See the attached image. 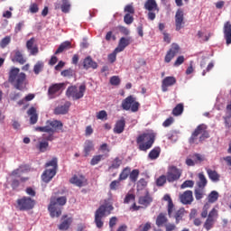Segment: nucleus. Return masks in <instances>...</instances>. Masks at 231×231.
Masks as SVG:
<instances>
[{
    "instance_id": "1",
    "label": "nucleus",
    "mask_w": 231,
    "mask_h": 231,
    "mask_svg": "<svg viewBox=\"0 0 231 231\" xmlns=\"http://www.w3.org/2000/svg\"><path fill=\"white\" fill-rule=\"evenodd\" d=\"M8 82L13 85L14 89L24 91L28 84L26 73L21 72L20 68L12 67L8 72Z\"/></svg>"
},
{
    "instance_id": "2",
    "label": "nucleus",
    "mask_w": 231,
    "mask_h": 231,
    "mask_svg": "<svg viewBox=\"0 0 231 231\" xmlns=\"http://www.w3.org/2000/svg\"><path fill=\"white\" fill-rule=\"evenodd\" d=\"M210 208V204L206 203L202 208V212L200 214V217L205 219L204 222V228L208 231L212 230L214 228V225H216V221H217V217H219V211L216 208H213L209 212L208 209Z\"/></svg>"
},
{
    "instance_id": "3",
    "label": "nucleus",
    "mask_w": 231,
    "mask_h": 231,
    "mask_svg": "<svg viewBox=\"0 0 231 231\" xmlns=\"http://www.w3.org/2000/svg\"><path fill=\"white\" fill-rule=\"evenodd\" d=\"M115 210L113 203L105 201L104 204L99 206V208L95 212L94 223L97 228L104 227V217L110 216L111 212Z\"/></svg>"
},
{
    "instance_id": "4",
    "label": "nucleus",
    "mask_w": 231,
    "mask_h": 231,
    "mask_svg": "<svg viewBox=\"0 0 231 231\" xmlns=\"http://www.w3.org/2000/svg\"><path fill=\"white\" fill-rule=\"evenodd\" d=\"M66 203H68V199L64 196L59 198L51 197L48 206L51 217H60V216H62V207H64Z\"/></svg>"
},
{
    "instance_id": "5",
    "label": "nucleus",
    "mask_w": 231,
    "mask_h": 231,
    "mask_svg": "<svg viewBox=\"0 0 231 231\" xmlns=\"http://www.w3.org/2000/svg\"><path fill=\"white\" fill-rule=\"evenodd\" d=\"M207 138H210V134L208 131H207V125H199L191 134L189 143H190V145H194V143L198 145V143H203Z\"/></svg>"
},
{
    "instance_id": "6",
    "label": "nucleus",
    "mask_w": 231,
    "mask_h": 231,
    "mask_svg": "<svg viewBox=\"0 0 231 231\" xmlns=\"http://www.w3.org/2000/svg\"><path fill=\"white\" fill-rule=\"evenodd\" d=\"M156 140V134L143 133L136 138V143L139 151H149Z\"/></svg>"
},
{
    "instance_id": "7",
    "label": "nucleus",
    "mask_w": 231,
    "mask_h": 231,
    "mask_svg": "<svg viewBox=\"0 0 231 231\" xmlns=\"http://www.w3.org/2000/svg\"><path fill=\"white\" fill-rule=\"evenodd\" d=\"M84 93H86V85L79 86V88L77 86H70L67 88L66 96L73 100H80Z\"/></svg>"
},
{
    "instance_id": "8",
    "label": "nucleus",
    "mask_w": 231,
    "mask_h": 231,
    "mask_svg": "<svg viewBox=\"0 0 231 231\" xmlns=\"http://www.w3.org/2000/svg\"><path fill=\"white\" fill-rule=\"evenodd\" d=\"M121 107L125 111L136 113L138 109H140V103L137 102L133 96H129L122 101Z\"/></svg>"
},
{
    "instance_id": "9",
    "label": "nucleus",
    "mask_w": 231,
    "mask_h": 231,
    "mask_svg": "<svg viewBox=\"0 0 231 231\" xmlns=\"http://www.w3.org/2000/svg\"><path fill=\"white\" fill-rule=\"evenodd\" d=\"M144 10L148 11L147 17L149 21H154L156 19V13L160 12L156 0H146Z\"/></svg>"
},
{
    "instance_id": "10",
    "label": "nucleus",
    "mask_w": 231,
    "mask_h": 231,
    "mask_svg": "<svg viewBox=\"0 0 231 231\" xmlns=\"http://www.w3.org/2000/svg\"><path fill=\"white\" fill-rule=\"evenodd\" d=\"M16 205L21 211L32 210L35 207V199L30 197H23L16 200Z\"/></svg>"
},
{
    "instance_id": "11",
    "label": "nucleus",
    "mask_w": 231,
    "mask_h": 231,
    "mask_svg": "<svg viewBox=\"0 0 231 231\" xmlns=\"http://www.w3.org/2000/svg\"><path fill=\"white\" fill-rule=\"evenodd\" d=\"M181 170L178 169L176 166H171L166 173L167 181L169 183H174V181H178V180L181 178Z\"/></svg>"
},
{
    "instance_id": "12",
    "label": "nucleus",
    "mask_w": 231,
    "mask_h": 231,
    "mask_svg": "<svg viewBox=\"0 0 231 231\" xmlns=\"http://www.w3.org/2000/svg\"><path fill=\"white\" fill-rule=\"evenodd\" d=\"M185 14L181 9H178L175 14V30L180 32L182 28H185Z\"/></svg>"
},
{
    "instance_id": "13",
    "label": "nucleus",
    "mask_w": 231,
    "mask_h": 231,
    "mask_svg": "<svg viewBox=\"0 0 231 231\" xmlns=\"http://www.w3.org/2000/svg\"><path fill=\"white\" fill-rule=\"evenodd\" d=\"M66 89V83H54L48 88V95L51 98H53L57 93L64 91Z\"/></svg>"
},
{
    "instance_id": "14",
    "label": "nucleus",
    "mask_w": 231,
    "mask_h": 231,
    "mask_svg": "<svg viewBox=\"0 0 231 231\" xmlns=\"http://www.w3.org/2000/svg\"><path fill=\"white\" fill-rule=\"evenodd\" d=\"M180 53V45L178 43H172L170 50L167 51L165 57H164V62L166 64H169L172 59H174V56L178 55Z\"/></svg>"
},
{
    "instance_id": "15",
    "label": "nucleus",
    "mask_w": 231,
    "mask_h": 231,
    "mask_svg": "<svg viewBox=\"0 0 231 231\" xmlns=\"http://www.w3.org/2000/svg\"><path fill=\"white\" fill-rule=\"evenodd\" d=\"M179 199L182 205H192V201H194L192 190L184 191L182 194H180Z\"/></svg>"
},
{
    "instance_id": "16",
    "label": "nucleus",
    "mask_w": 231,
    "mask_h": 231,
    "mask_svg": "<svg viewBox=\"0 0 231 231\" xmlns=\"http://www.w3.org/2000/svg\"><path fill=\"white\" fill-rule=\"evenodd\" d=\"M71 223H73V218L71 217H68V215H63L61 217V223L58 226L59 230H69V226H71Z\"/></svg>"
},
{
    "instance_id": "17",
    "label": "nucleus",
    "mask_w": 231,
    "mask_h": 231,
    "mask_svg": "<svg viewBox=\"0 0 231 231\" xmlns=\"http://www.w3.org/2000/svg\"><path fill=\"white\" fill-rule=\"evenodd\" d=\"M223 33H224V39L226 40V44L230 45L231 44V23L226 22L224 23L223 28Z\"/></svg>"
},
{
    "instance_id": "18",
    "label": "nucleus",
    "mask_w": 231,
    "mask_h": 231,
    "mask_svg": "<svg viewBox=\"0 0 231 231\" xmlns=\"http://www.w3.org/2000/svg\"><path fill=\"white\" fill-rule=\"evenodd\" d=\"M176 84V78L169 76L164 78L162 83V89L165 93L166 91H169V88L171 86H174Z\"/></svg>"
},
{
    "instance_id": "19",
    "label": "nucleus",
    "mask_w": 231,
    "mask_h": 231,
    "mask_svg": "<svg viewBox=\"0 0 231 231\" xmlns=\"http://www.w3.org/2000/svg\"><path fill=\"white\" fill-rule=\"evenodd\" d=\"M83 68L84 69H97V68H98V63L93 60L91 56H88L83 60Z\"/></svg>"
},
{
    "instance_id": "20",
    "label": "nucleus",
    "mask_w": 231,
    "mask_h": 231,
    "mask_svg": "<svg viewBox=\"0 0 231 231\" xmlns=\"http://www.w3.org/2000/svg\"><path fill=\"white\" fill-rule=\"evenodd\" d=\"M125 130V118L121 117L120 120H117L116 122L115 127H114V133L116 134H122L124 131Z\"/></svg>"
},
{
    "instance_id": "21",
    "label": "nucleus",
    "mask_w": 231,
    "mask_h": 231,
    "mask_svg": "<svg viewBox=\"0 0 231 231\" xmlns=\"http://www.w3.org/2000/svg\"><path fill=\"white\" fill-rule=\"evenodd\" d=\"M129 44H131V37H122L119 40L118 46L116 48V52L124 51V50H125Z\"/></svg>"
},
{
    "instance_id": "22",
    "label": "nucleus",
    "mask_w": 231,
    "mask_h": 231,
    "mask_svg": "<svg viewBox=\"0 0 231 231\" xmlns=\"http://www.w3.org/2000/svg\"><path fill=\"white\" fill-rule=\"evenodd\" d=\"M12 61L18 62V64L23 65L26 62V59L23 56V52H21V51L15 50L13 51Z\"/></svg>"
},
{
    "instance_id": "23",
    "label": "nucleus",
    "mask_w": 231,
    "mask_h": 231,
    "mask_svg": "<svg viewBox=\"0 0 231 231\" xmlns=\"http://www.w3.org/2000/svg\"><path fill=\"white\" fill-rule=\"evenodd\" d=\"M55 174H57L55 170L47 169L42 174V180L44 181V183H50V180L55 178Z\"/></svg>"
},
{
    "instance_id": "24",
    "label": "nucleus",
    "mask_w": 231,
    "mask_h": 231,
    "mask_svg": "<svg viewBox=\"0 0 231 231\" xmlns=\"http://www.w3.org/2000/svg\"><path fill=\"white\" fill-rule=\"evenodd\" d=\"M71 106V103L67 101L64 105L58 106L54 109V115H67L68 111H69V107Z\"/></svg>"
},
{
    "instance_id": "25",
    "label": "nucleus",
    "mask_w": 231,
    "mask_h": 231,
    "mask_svg": "<svg viewBox=\"0 0 231 231\" xmlns=\"http://www.w3.org/2000/svg\"><path fill=\"white\" fill-rule=\"evenodd\" d=\"M93 151H95V143H93V141L91 140L85 141L84 148H83L85 158H88V156H89V154Z\"/></svg>"
},
{
    "instance_id": "26",
    "label": "nucleus",
    "mask_w": 231,
    "mask_h": 231,
    "mask_svg": "<svg viewBox=\"0 0 231 231\" xmlns=\"http://www.w3.org/2000/svg\"><path fill=\"white\" fill-rule=\"evenodd\" d=\"M35 44V38H31L29 41L26 42V48L29 50L31 55H37L39 53V48L34 45Z\"/></svg>"
},
{
    "instance_id": "27",
    "label": "nucleus",
    "mask_w": 231,
    "mask_h": 231,
    "mask_svg": "<svg viewBox=\"0 0 231 231\" xmlns=\"http://www.w3.org/2000/svg\"><path fill=\"white\" fill-rule=\"evenodd\" d=\"M69 182L72 183V185H76V187H84V184L86 183V177L80 175L79 177L77 175H74L70 180Z\"/></svg>"
},
{
    "instance_id": "28",
    "label": "nucleus",
    "mask_w": 231,
    "mask_h": 231,
    "mask_svg": "<svg viewBox=\"0 0 231 231\" xmlns=\"http://www.w3.org/2000/svg\"><path fill=\"white\" fill-rule=\"evenodd\" d=\"M47 125L52 130V132H51V133H55L57 131H60V129H62V127H64V125L62 124V122H60L59 120L47 121Z\"/></svg>"
},
{
    "instance_id": "29",
    "label": "nucleus",
    "mask_w": 231,
    "mask_h": 231,
    "mask_svg": "<svg viewBox=\"0 0 231 231\" xmlns=\"http://www.w3.org/2000/svg\"><path fill=\"white\" fill-rule=\"evenodd\" d=\"M27 115L30 116V124L34 125V124L39 120V115H37V109L33 106L28 109Z\"/></svg>"
},
{
    "instance_id": "30",
    "label": "nucleus",
    "mask_w": 231,
    "mask_h": 231,
    "mask_svg": "<svg viewBox=\"0 0 231 231\" xmlns=\"http://www.w3.org/2000/svg\"><path fill=\"white\" fill-rule=\"evenodd\" d=\"M169 223V218H167V214L166 213H160L157 216L155 225L157 226H165V225Z\"/></svg>"
},
{
    "instance_id": "31",
    "label": "nucleus",
    "mask_w": 231,
    "mask_h": 231,
    "mask_svg": "<svg viewBox=\"0 0 231 231\" xmlns=\"http://www.w3.org/2000/svg\"><path fill=\"white\" fill-rule=\"evenodd\" d=\"M164 201H168V216L169 217H172V214L174 212V203L172 202V199L171 195L166 194L163 197Z\"/></svg>"
},
{
    "instance_id": "32",
    "label": "nucleus",
    "mask_w": 231,
    "mask_h": 231,
    "mask_svg": "<svg viewBox=\"0 0 231 231\" xmlns=\"http://www.w3.org/2000/svg\"><path fill=\"white\" fill-rule=\"evenodd\" d=\"M138 203L143 207H149L151 203H152V198H151V195L147 193L145 196H141L139 198Z\"/></svg>"
},
{
    "instance_id": "33",
    "label": "nucleus",
    "mask_w": 231,
    "mask_h": 231,
    "mask_svg": "<svg viewBox=\"0 0 231 231\" xmlns=\"http://www.w3.org/2000/svg\"><path fill=\"white\" fill-rule=\"evenodd\" d=\"M199 180L197 181V186L199 189H205L207 187V184L208 183V180H207V177H205V174L203 172L199 173L198 175Z\"/></svg>"
},
{
    "instance_id": "34",
    "label": "nucleus",
    "mask_w": 231,
    "mask_h": 231,
    "mask_svg": "<svg viewBox=\"0 0 231 231\" xmlns=\"http://www.w3.org/2000/svg\"><path fill=\"white\" fill-rule=\"evenodd\" d=\"M207 174L209 180H211V181H214L215 183H217V181H219L221 178V175H219V173H217V171H216L215 170L208 169Z\"/></svg>"
},
{
    "instance_id": "35",
    "label": "nucleus",
    "mask_w": 231,
    "mask_h": 231,
    "mask_svg": "<svg viewBox=\"0 0 231 231\" xmlns=\"http://www.w3.org/2000/svg\"><path fill=\"white\" fill-rule=\"evenodd\" d=\"M185 214V209L180 208L175 210L174 214L171 215V217H174L176 225H178L181 219H183V216Z\"/></svg>"
},
{
    "instance_id": "36",
    "label": "nucleus",
    "mask_w": 231,
    "mask_h": 231,
    "mask_svg": "<svg viewBox=\"0 0 231 231\" xmlns=\"http://www.w3.org/2000/svg\"><path fill=\"white\" fill-rule=\"evenodd\" d=\"M33 73L34 75H39L44 71V61L38 60L36 64L33 66Z\"/></svg>"
},
{
    "instance_id": "37",
    "label": "nucleus",
    "mask_w": 231,
    "mask_h": 231,
    "mask_svg": "<svg viewBox=\"0 0 231 231\" xmlns=\"http://www.w3.org/2000/svg\"><path fill=\"white\" fill-rule=\"evenodd\" d=\"M161 152L162 149L160 147H155L149 152L148 158L150 160H158V158H160Z\"/></svg>"
},
{
    "instance_id": "38",
    "label": "nucleus",
    "mask_w": 231,
    "mask_h": 231,
    "mask_svg": "<svg viewBox=\"0 0 231 231\" xmlns=\"http://www.w3.org/2000/svg\"><path fill=\"white\" fill-rule=\"evenodd\" d=\"M69 48H71V42L69 41L63 42L56 50L55 55H59V53H62L64 50H69Z\"/></svg>"
},
{
    "instance_id": "39",
    "label": "nucleus",
    "mask_w": 231,
    "mask_h": 231,
    "mask_svg": "<svg viewBox=\"0 0 231 231\" xmlns=\"http://www.w3.org/2000/svg\"><path fill=\"white\" fill-rule=\"evenodd\" d=\"M107 156H109V154H99V155L93 156L90 161V165L92 166L98 165V163H100V162H102L104 158H107Z\"/></svg>"
},
{
    "instance_id": "40",
    "label": "nucleus",
    "mask_w": 231,
    "mask_h": 231,
    "mask_svg": "<svg viewBox=\"0 0 231 231\" xmlns=\"http://www.w3.org/2000/svg\"><path fill=\"white\" fill-rule=\"evenodd\" d=\"M60 10L63 14H69V10H71L69 0H61Z\"/></svg>"
},
{
    "instance_id": "41",
    "label": "nucleus",
    "mask_w": 231,
    "mask_h": 231,
    "mask_svg": "<svg viewBox=\"0 0 231 231\" xmlns=\"http://www.w3.org/2000/svg\"><path fill=\"white\" fill-rule=\"evenodd\" d=\"M120 165H122V159H119V157H116L112 161L111 165L108 167V171H115V169H120Z\"/></svg>"
},
{
    "instance_id": "42",
    "label": "nucleus",
    "mask_w": 231,
    "mask_h": 231,
    "mask_svg": "<svg viewBox=\"0 0 231 231\" xmlns=\"http://www.w3.org/2000/svg\"><path fill=\"white\" fill-rule=\"evenodd\" d=\"M218 199H219V193L216 190L211 191L208 195V203H216V201H217Z\"/></svg>"
},
{
    "instance_id": "43",
    "label": "nucleus",
    "mask_w": 231,
    "mask_h": 231,
    "mask_svg": "<svg viewBox=\"0 0 231 231\" xmlns=\"http://www.w3.org/2000/svg\"><path fill=\"white\" fill-rule=\"evenodd\" d=\"M131 173V168L130 167H126L125 168L120 175H119V181H124V180H127V178H129V174Z\"/></svg>"
},
{
    "instance_id": "44",
    "label": "nucleus",
    "mask_w": 231,
    "mask_h": 231,
    "mask_svg": "<svg viewBox=\"0 0 231 231\" xmlns=\"http://www.w3.org/2000/svg\"><path fill=\"white\" fill-rule=\"evenodd\" d=\"M48 147H50L48 141H42L38 145H36V149H38L40 152H46V151H48Z\"/></svg>"
},
{
    "instance_id": "45",
    "label": "nucleus",
    "mask_w": 231,
    "mask_h": 231,
    "mask_svg": "<svg viewBox=\"0 0 231 231\" xmlns=\"http://www.w3.org/2000/svg\"><path fill=\"white\" fill-rule=\"evenodd\" d=\"M183 104L180 103L178 104L172 110L173 116H180V115H182L183 113Z\"/></svg>"
},
{
    "instance_id": "46",
    "label": "nucleus",
    "mask_w": 231,
    "mask_h": 231,
    "mask_svg": "<svg viewBox=\"0 0 231 231\" xmlns=\"http://www.w3.org/2000/svg\"><path fill=\"white\" fill-rule=\"evenodd\" d=\"M204 189H201V188L195 189L194 194H195V199H197V201H199V199H203V198L205 196Z\"/></svg>"
},
{
    "instance_id": "47",
    "label": "nucleus",
    "mask_w": 231,
    "mask_h": 231,
    "mask_svg": "<svg viewBox=\"0 0 231 231\" xmlns=\"http://www.w3.org/2000/svg\"><path fill=\"white\" fill-rule=\"evenodd\" d=\"M130 180L134 183L137 181L138 176H140V171L139 170H133L130 173Z\"/></svg>"
},
{
    "instance_id": "48",
    "label": "nucleus",
    "mask_w": 231,
    "mask_h": 231,
    "mask_svg": "<svg viewBox=\"0 0 231 231\" xmlns=\"http://www.w3.org/2000/svg\"><path fill=\"white\" fill-rule=\"evenodd\" d=\"M10 42H12V37L5 36L0 42V48H2V49L6 48L8 46V44H10Z\"/></svg>"
},
{
    "instance_id": "49",
    "label": "nucleus",
    "mask_w": 231,
    "mask_h": 231,
    "mask_svg": "<svg viewBox=\"0 0 231 231\" xmlns=\"http://www.w3.org/2000/svg\"><path fill=\"white\" fill-rule=\"evenodd\" d=\"M35 131H38V133H51V132H52L51 126H50L48 124L45 126H37V127H35Z\"/></svg>"
},
{
    "instance_id": "50",
    "label": "nucleus",
    "mask_w": 231,
    "mask_h": 231,
    "mask_svg": "<svg viewBox=\"0 0 231 231\" xmlns=\"http://www.w3.org/2000/svg\"><path fill=\"white\" fill-rule=\"evenodd\" d=\"M167 183V176L165 175H161L157 180H156V185L157 187H163Z\"/></svg>"
},
{
    "instance_id": "51",
    "label": "nucleus",
    "mask_w": 231,
    "mask_h": 231,
    "mask_svg": "<svg viewBox=\"0 0 231 231\" xmlns=\"http://www.w3.org/2000/svg\"><path fill=\"white\" fill-rule=\"evenodd\" d=\"M45 167H52L51 170H54L57 171V167H58V164H57V158H52L51 161L48 162L46 164H45Z\"/></svg>"
},
{
    "instance_id": "52",
    "label": "nucleus",
    "mask_w": 231,
    "mask_h": 231,
    "mask_svg": "<svg viewBox=\"0 0 231 231\" xmlns=\"http://www.w3.org/2000/svg\"><path fill=\"white\" fill-rule=\"evenodd\" d=\"M97 120H107V112L106 110H101L97 113Z\"/></svg>"
},
{
    "instance_id": "53",
    "label": "nucleus",
    "mask_w": 231,
    "mask_h": 231,
    "mask_svg": "<svg viewBox=\"0 0 231 231\" xmlns=\"http://www.w3.org/2000/svg\"><path fill=\"white\" fill-rule=\"evenodd\" d=\"M192 187H194V180H185L180 185V189H192Z\"/></svg>"
},
{
    "instance_id": "54",
    "label": "nucleus",
    "mask_w": 231,
    "mask_h": 231,
    "mask_svg": "<svg viewBox=\"0 0 231 231\" xmlns=\"http://www.w3.org/2000/svg\"><path fill=\"white\" fill-rule=\"evenodd\" d=\"M226 129H231V115L223 117Z\"/></svg>"
},
{
    "instance_id": "55",
    "label": "nucleus",
    "mask_w": 231,
    "mask_h": 231,
    "mask_svg": "<svg viewBox=\"0 0 231 231\" xmlns=\"http://www.w3.org/2000/svg\"><path fill=\"white\" fill-rule=\"evenodd\" d=\"M120 187V180L118 179L117 180H113L110 185V190H118V188Z\"/></svg>"
},
{
    "instance_id": "56",
    "label": "nucleus",
    "mask_w": 231,
    "mask_h": 231,
    "mask_svg": "<svg viewBox=\"0 0 231 231\" xmlns=\"http://www.w3.org/2000/svg\"><path fill=\"white\" fill-rule=\"evenodd\" d=\"M99 151L101 152H104L105 154H109V152H111V150L109 149V145H107V143H103L99 146Z\"/></svg>"
},
{
    "instance_id": "57",
    "label": "nucleus",
    "mask_w": 231,
    "mask_h": 231,
    "mask_svg": "<svg viewBox=\"0 0 231 231\" xmlns=\"http://www.w3.org/2000/svg\"><path fill=\"white\" fill-rule=\"evenodd\" d=\"M183 62H185V57L184 56H179L176 59L175 62L173 63V66L175 68H178V67L181 66V64H183Z\"/></svg>"
},
{
    "instance_id": "58",
    "label": "nucleus",
    "mask_w": 231,
    "mask_h": 231,
    "mask_svg": "<svg viewBox=\"0 0 231 231\" xmlns=\"http://www.w3.org/2000/svg\"><path fill=\"white\" fill-rule=\"evenodd\" d=\"M120 78L118 76H113L110 78V84L112 86H120Z\"/></svg>"
},
{
    "instance_id": "59",
    "label": "nucleus",
    "mask_w": 231,
    "mask_h": 231,
    "mask_svg": "<svg viewBox=\"0 0 231 231\" xmlns=\"http://www.w3.org/2000/svg\"><path fill=\"white\" fill-rule=\"evenodd\" d=\"M136 199V196L133 193H127L125 199L124 203H129L130 201H134Z\"/></svg>"
},
{
    "instance_id": "60",
    "label": "nucleus",
    "mask_w": 231,
    "mask_h": 231,
    "mask_svg": "<svg viewBox=\"0 0 231 231\" xmlns=\"http://www.w3.org/2000/svg\"><path fill=\"white\" fill-rule=\"evenodd\" d=\"M134 21V18L133 17V15L126 14L124 16V22L125 23V24H133V22Z\"/></svg>"
},
{
    "instance_id": "61",
    "label": "nucleus",
    "mask_w": 231,
    "mask_h": 231,
    "mask_svg": "<svg viewBox=\"0 0 231 231\" xmlns=\"http://www.w3.org/2000/svg\"><path fill=\"white\" fill-rule=\"evenodd\" d=\"M124 12L129 14H134V6H133V4H129L125 6Z\"/></svg>"
},
{
    "instance_id": "62",
    "label": "nucleus",
    "mask_w": 231,
    "mask_h": 231,
    "mask_svg": "<svg viewBox=\"0 0 231 231\" xmlns=\"http://www.w3.org/2000/svg\"><path fill=\"white\" fill-rule=\"evenodd\" d=\"M151 228V222H146L144 225L139 226V231H149Z\"/></svg>"
},
{
    "instance_id": "63",
    "label": "nucleus",
    "mask_w": 231,
    "mask_h": 231,
    "mask_svg": "<svg viewBox=\"0 0 231 231\" xmlns=\"http://www.w3.org/2000/svg\"><path fill=\"white\" fill-rule=\"evenodd\" d=\"M29 12L31 14H37V12H39V5L37 4H31L30 7H29Z\"/></svg>"
},
{
    "instance_id": "64",
    "label": "nucleus",
    "mask_w": 231,
    "mask_h": 231,
    "mask_svg": "<svg viewBox=\"0 0 231 231\" xmlns=\"http://www.w3.org/2000/svg\"><path fill=\"white\" fill-rule=\"evenodd\" d=\"M164 226L166 228V231H174V230H176V225L175 224L168 223Z\"/></svg>"
}]
</instances>
